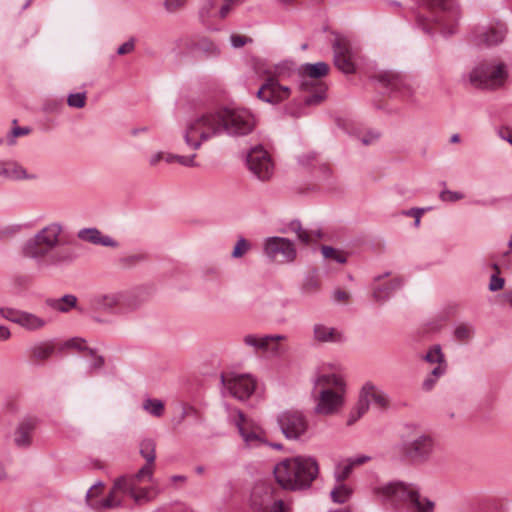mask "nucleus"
Returning <instances> with one entry per match:
<instances>
[{"mask_svg":"<svg viewBox=\"0 0 512 512\" xmlns=\"http://www.w3.org/2000/svg\"><path fill=\"white\" fill-rule=\"evenodd\" d=\"M314 412L330 416L338 413L345 404L347 392L344 378L336 373H322L314 381Z\"/></svg>","mask_w":512,"mask_h":512,"instance_id":"7","label":"nucleus"},{"mask_svg":"<svg viewBox=\"0 0 512 512\" xmlns=\"http://www.w3.org/2000/svg\"><path fill=\"white\" fill-rule=\"evenodd\" d=\"M230 4L231 2H226L224 5L220 7L216 12V17L220 19H224L230 12Z\"/></svg>","mask_w":512,"mask_h":512,"instance_id":"63","label":"nucleus"},{"mask_svg":"<svg viewBox=\"0 0 512 512\" xmlns=\"http://www.w3.org/2000/svg\"><path fill=\"white\" fill-rule=\"evenodd\" d=\"M228 422L234 425L243 443L248 448H257L268 444L265 431L253 419L246 417L237 408L225 405Z\"/></svg>","mask_w":512,"mask_h":512,"instance_id":"9","label":"nucleus"},{"mask_svg":"<svg viewBox=\"0 0 512 512\" xmlns=\"http://www.w3.org/2000/svg\"><path fill=\"white\" fill-rule=\"evenodd\" d=\"M279 342L280 341H273L271 344H268V348H266L265 353H269L271 356H280L284 353V349Z\"/></svg>","mask_w":512,"mask_h":512,"instance_id":"56","label":"nucleus"},{"mask_svg":"<svg viewBox=\"0 0 512 512\" xmlns=\"http://www.w3.org/2000/svg\"><path fill=\"white\" fill-rule=\"evenodd\" d=\"M277 423L282 434L288 440H302L309 433V421L300 410L289 409L278 414Z\"/></svg>","mask_w":512,"mask_h":512,"instance_id":"13","label":"nucleus"},{"mask_svg":"<svg viewBox=\"0 0 512 512\" xmlns=\"http://www.w3.org/2000/svg\"><path fill=\"white\" fill-rule=\"evenodd\" d=\"M313 340L318 343H340L344 341L340 330L324 323H316L312 329Z\"/></svg>","mask_w":512,"mask_h":512,"instance_id":"25","label":"nucleus"},{"mask_svg":"<svg viewBox=\"0 0 512 512\" xmlns=\"http://www.w3.org/2000/svg\"><path fill=\"white\" fill-rule=\"evenodd\" d=\"M290 505L281 499H276L270 503L267 512H289Z\"/></svg>","mask_w":512,"mask_h":512,"instance_id":"50","label":"nucleus"},{"mask_svg":"<svg viewBox=\"0 0 512 512\" xmlns=\"http://www.w3.org/2000/svg\"><path fill=\"white\" fill-rule=\"evenodd\" d=\"M328 71L329 66L325 62L305 63L299 67L301 74L299 90L307 93V95H303V102L306 106L319 105L326 98L327 87L320 78L327 75Z\"/></svg>","mask_w":512,"mask_h":512,"instance_id":"8","label":"nucleus"},{"mask_svg":"<svg viewBox=\"0 0 512 512\" xmlns=\"http://www.w3.org/2000/svg\"><path fill=\"white\" fill-rule=\"evenodd\" d=\"M507 28L504 23L499 21L491 22L486 26H482L476 31L475 42L478 45L493 46L498 45L506 37Z\"/></svg>","mask_w":512,"mask_h":512,"instance_id":"22","label":"nucleus"},{"mask_svg":"<svg viewBox=\"0 0 512 512\" xmlns=\"http://www.w3.org/2000/svg\"><path fill=\"white\" fill-rule=\"evenodd\" d=\"M424 212L422 208H411L409 210L403 211L402 214L405 216L415 217L414 226L418 227L420 225V219Z\"/></svg>","mask_w":512,"mask_h":512,"instance_id":"54","label":"nucleus"},{"mask_svg":"<svg viewBox=\"0 0 512 512\" xmlns=\"http://www.w3.org/2000/svg\"><path fill=\"white\" fill-rule=\"evenodd\" d=\"M447 371H443L442 369H431V371L427 374L422 382V389L424 391H431L438 380L443 377Z\"/></svg>","mask_w":512,"mask_h":512,"instance_id":"39","label":"nucleus"},{"mask_svg":"<svg viewBox=\"0 0 512 512\" xmlns=\"http://www.w3.org/2000/svg\"><path fill=\"white\" fill-rule=\"evenodd\" d=\"M37 426V419L26 417L22 419L15 431L13 441L18 448H28L32 443V433Z\"/></svg>","mask_w":512,"mask_h":512,"instance_id":"24","label":"nucleus"},{"mask_svg":"<svg viewBox=\"0 0 512 512\" xmlns=\"http://www.w3.org/2000/svg\"><path fill=\"white\" fill-rule=\"evenodd\" d=\"M379 137V134L378 133H369L367 136H364L361 141L364 145H369L371 143H373L375 140H377Z\"/></svg>","mask_w":512,"mask_h":512,"instance_id":"64","label":"nucleus"},{"mask_svg":"<svg viewBox=\"0 0 512 512\" xmlns=\"http://www.w3.org/2000/svg\"><path fill=\"white\" fill-rule=\"evenodd\" d=\"M104 487V483L102 481H98L93 486L90 487V489L86 493V501L90 506H94V504L91 502L93 498V490H97L99 492H102V489Z\"/></svg>","mask_w":512,"mask_h":512,"instance_id":"60","label":"nucleus"},{"mask_svg":"<svg viewBox=\"0 0 512 512\" xmlns=\"http://www.w3.org/2000/svg\"><path fill=\"white\" fill-rule=\"evenodd\" d=\"M504 279L502 277H499L497 275H492L489 283V289L490 291H498L503 288L504 286Z\"/></svg>","mask_w":512,"mask_h":512,"instance_id":"57","label":"nucleus"},{"mask_svg":"<svg viewBox=\"0 0 512 512\" xmlns=\"http://www.w3.org/2000/svg\"><path fill=\"white\" fill-rule=\"evenodd\" d=\"M255 126L254 116L246 109H221L191 121L185 130L184 139L188 147L197 150L202 142L227 133L242 136Z\"/></svg>","mask_w":512,"mask_h":512,"instance_id":"1","label":"nucleus"},{"mask_svg":"<svg viewBox=\"0 0 512 512\" xmlns=\"http://www.w3.org/2000/svg\"><path fill=\"white\" fill-rule=\"evenodd\" d=\"M178 415L174 418L176 424H179L184 416H189L195 413V410L191 406H185L183 404L177 407Z\"/></svg>","mask_w":512,"mask_h":512,"instance_id":"52","label":"nucleus"},{"mask_svg":"<svg viewBox=\"0 0 512 512\" xmlns=\"http://www.w3.org/2000/svg\"><path fill=\"white\" fill-rule=\"evenodd\" d=\"M298 163L303 167H312L317 162V155L314 152H306L298 156Z\"/></svg>","mask_w":512,"mask_h":512,"instance_id":"49","label":"nucleus"},{"mask_svg":"<svg viewBox=\"0 0 512 512\" xmlns=\"http://www.w3.org/2000/svg\"><path fill=\"white\" fill-rule=\"evenodd\" d=\"M434 449V439L424 433L417 434L411 439H402L397 446L402 457L413 464L427 463L431 459Z\"/></svg>","mask_w":512,"mask_h":512,"instance_id":"11","label":"nucleus"},{"mask_svg":"<svg viewBox=\"0 0 512 512\" xmlns=\"http://www.w3.org/2000/svg\"><path fill=\"white\" fill-rule=\"evenodd\" d=\"M349 298V292L340 288L335 289L332 293V300L336 303H345L349 300Z\"/></svg>","mask_w":512,"mask_h":512,"instance_id":"53","label":"nucleus"},{"mask_svg":"<svg viewBox=\"0 0 512 512\" xmlns=\"http://www.w3.org/2000/svg\"><path fill=\"white\" fill-rule=\"evenodd\" d=\"M248 41H249V39L242 35L232 34L230 36V42H231L232 47H234V48H240V47L244 46Z\"/></svg>","mask_w":512,"mask_h":512,"instance_id":"59","label":"nucleus"},{"mask_svg":"<svg viewBox=\"0 0 512 512\" xmlns=\"http://www.w3.org/2000/svg\"><path fill=\"white\" fill-rule=\"evenodd\" d=\"M256 73H262L267 77L256 92V96L264 102L281 103L290 98L294 85L299 88L301 74L299 68L291 61H282L269 69L258 67Z\"/></svg>","mask_w":512,"mask_h":512,"instance_id":"3","label":"nucleus"},{"mask_svg":"<svg viewBox=\"0 0 512 512\" xmlns=\"http://www.w3.org/2000/svg\"><path fill=\"white\" fill-rule=\"evenodd\" d=\"M219 275V271L215 267H205L202 270V276L204 279L216 278Z\"/></svg>","mask_w":512,"mask_h":512,"instance_id":"62","label":"nucleus"},{"mask_svg":"<svg viewBox=\"0 0 512 512\" xmlns=\"http://www.w3.org/2000/svg\"><path fill=\"white\" fill-rule=\"evenodd\" d=\"M321 290V280L316 272H311L305 276L301 284L300 291L305 296H311Z\"/></svg>","mask_w":512,"mask_h":512,"instance_id":"33","label":"nucleus"},{"mask_svg":"<svg viewBox=\"0 0 512 512\" xmlns=\"http://www.w3.org/2000/svg\"><path fill=\"white\" fill-rule=\"evenodd\" d=\"M0 177L8 180L34 179V175L27 173L26 169L14 161H0Z\"/></svg>","mask_w":512,"mask_h":512,"instance_id":"28","label":"nucleus"},{"mask_svg":"<svg viewBox=\"0 0 512 512\" xmlns=\"http://www.w3.org/2000/svg\"><path fill=\"white\" fill-rule=\"evenodd\" d=\"M319 473V466L311 456H295L278 462L273 469L276 482L290 491L304 490L311 486Z\"/></svg>","mask_w":512,"mask_h":512,"instance_id":"5","label":"nucleus"},{"mask_svg":"<svg viewBox=\"0 0 512 512\" xmlns=\"http://www.w3.org/2000/svg\"><path fill=\"white\" fill-rule=\"evenodd\" d=\"M497 135L512 145V130L507 127H501L497 129Z\"/></svg>","mask_w":512,"mask_h":512,"instance_id":"61","label":"nucleus"},{"mask_svg":"<svg viewBox=\"0 0 512 512\" xmlns=\"http://www.w3.org/2000/svg\"><path fill=\"white\" fill-rule=\"evenodd\" d=\"M508 77L507 67L497 61L477 64L469 73L470 83L478 88L494 89L502 86Z\"/></svg>","mask_w":512,"mask_h":512,"instance_id":"10","label":"nucleus"},{"mask_svg":"<svg viewBox=\"0 0 512 512\" xmlns=\"http://www.w3.org/2000/svg\"><path fill=\"white\" fill-rule=\"evenodd\" d=\"M222 395L231 396L237 400H247L255 391L256 379L250 374L221 375Z\"/></svg>","mask_w":512,"mask_h":512,"instance_id":"14","label":"nucleus"},{"mask_svg":"<svg viewBox=\"0 0 512 512\" xmlns=\"http://www.w3.org/2000/svg\"><path fill=\"white\" fill-rule=\"evenodd\" d=\"M61 232L60 224L47 225L25 242L24 256L37 260L46 259L47 263L51 265L72 262L75 259L73 251L59 247Z\"/></svg>","mask_w":512,"mask_h":512,"instance_id":"4","label":"nucleus"},{"mask_svg":"<svg viewBox=\"0 0 512 512\" xmlns=\"http://www.w3.org/2000/svg\"><path fill=\"white\" fill-rule=\"evenodd\" d=\"M186 0H165L164 5L167 11L173 12L184 6Z\"/></svg>","mask_w":512,"mask_h":512,"instance_id":"58","label":"nucleus"},{"mask_svg":"<svg viewBox=\"0 0 512 512\" xmlns=\"http://www.w3.org/2000/svg\"><path fill=\"white\" fill-rule=\"evenodd\" d=\"M439 198L443 202H456L464 198V194L458 191L444 189L440 192Z\"/></svg>","mask_w":512,"mask_h":512,"instance_id":"48","label":"nucleus"},{"mask_svg":"<svg viewBox=\"0 0 512 512\" xmlns=\"http://www.w3.org/2000/svg\"><path fill=\"white\" fill-rule=\"evenodd\" d=\"M87 93H71L67 97V104L72 108H83L86 105Z\"/></svg>","mask_w":512,"mask_h":512,"instance_id":"44","label":"nucleus"},{"mask_svg":"<svg viewBox=\"0 0 512 512\" xmlns=\"http://www.w3.org/2000/svg\"><path fill=\"white\" fill-rule=\"evenodd\" d=\"M287 339L286 335L283 334H273V335H256V334H247L243 338V342L245 345L252 347L255 351H262L265 353L266 348H268V344H271L273 341H285Z\"/></svg>","mask_w":512,"mask_h":512,"instance_id":"27","label":"nucleus"},{"mask_svg":"<svg viewBox=\"0 0 512 512\" xmlns=\"http://www.w3.org/2000/svg\"><path fill=\"white\" fill-rule=\"evenodd\" d=\"M217 1L218 0H205V2L203 3L199 12L200 18L203 23L206 24L211 18L216 17Z\"/></svg>","mask_w":512,"mask_h":512,"instance_id":"40","label":"nucleus"},{"mask_svg":"<svg viewBox=\"0 0 512 512\" xmlns=\"http://www.w3.org/2000/svg\"><path fill=\"white\" fill-rule=\"evenodd\" d=\"M194 46L197 52L206 57H217L220 54L219 46L208 38H200Z\"/></svg>","mask_w":512,"mask_h":512,"instance_id":"36","label":"nucleus"},{"mask_svg":"<svg viewBox=\"0 0 512 512\" xmlns=\"http://www.w3.org/2000/svg\"><path fill=\"white\" fill-rule=\"evenodd\" d=\"M422 6L415 14L416 22L422 29L430 33L432 24L439 31L449 36L456 32L461 17V10L455 0H421Z\"/></svg>","mask_w":512,"mask_h":512,"instance_id":"6","label":"nucleus"},{"mask_svg":"<svg viewBox=\"0 0 512 512\" xmlns=\"http://www.w3.org/2000/svg\"><path fill=\"white\" fill-rule=\"evenodd\" d=\"M22 313H23V311H20V310L14 309V308H9V307H1L0 308V316L11 321V322H14L16 324H19V320L22 316Z\"/></svg>","mask_w":512,"mask_h":512,"instance_id":"45","label":"nucleus"},{"mask_svg":"<svg viewBox=\"0 0 512 512\" xmlns=\"http://www.w3.org/2000/svg\"><path fill=\"white\" fill-rule=\"evenodd\" d=\"M196 154H192L189 156H181V155H172L169 154L166 156L165 160L168 163L177 162L178 164L185 167H195L197 163L195 162Z\"/></svg>","mask_w":512,"mask_h":512,"instance_id":"41","label":"nucleus"},{"mask_svg":"<svg viewBox=\"0 0 512 512\" xmlns=\"http://www.w3.org/2000/svg\"><path fill=\"white\" fill-rule=\"evenodd\" d=\"M321 253L325 259H332L337 263L344 264L346 257L331 246H322Z\"/></svg>","mask_w":512,"mask_h":512,"instance_id":"43","label":"nucleus"},{"mask_svg":"<svg viewBox=\"0 0 512 512\" xmlns=\"http://www.w3.org/2000/svg\"><path fill=\"white\" fill-rule=\"evenodd\" d=\"M374 78L387 93L394 97L412 100L415 95L416 85L410 76L387 70L378 72Z\"/></svg>","mask_w":512,"mask_h":512,"instance_id":"12","label":"nucleus"},{"mask_svg":"<svg viewBox=\"0 0 512 512\" xmlns=\"http://www.w3.org/2000/svg\"><path fill=\"white\" fill-rule=\"evenodd\" d=\"M46 304L50 308L61 313H67L72 308H76L80 312H83V309L81 307H77V297L72 294H66L61 298H48L46 300Z\"/></svg>","mask_w":512,"mask_h":512,"instance_id":"30","label":"nucleus"},{"mask_svg":"<svg viewBox=\"0 0 512 512\" xmlns=\"http://www.w3.org/2000/svg\"><path fill=\"white\" fill-rule=\"evenodd\" d=\"M143 408L156 417H160V400L147 399Z\"/></svg>","mask_w":512,"mask_h":512,"instance_id":"51","label":"nucleus"},{"mask_svg":"<svg viewBox=\"0 0 512 512\" xmlns=\"http://www.w3.org/2000/svg\"><path fill=\"white\" fill-rule=\"evenodd\" d=\"M375 497L393 512H433V501L422 498L414 483L392 480L374 487Z\"/></svg>","mask_w":512,"mask_h":512,"instance_id":"2","label":"nucleus"},{"mask_svg":"<svg viewBox=\"0 0 512 512\" xmlns=\"http://www.w3.org/2000/svg\"><path fill=\"white\" fill-rule=\"evenodd\" d=\"M251 249V244L244 238L239 237L232 251V258L239 259Z\"/></svg>","mask_w":512,"mask_h":512,"instance_id":"42","label":"nucleus"},{"mask_svg":"<svg viewBox=\"0 0 512 512\" xmlns=\"http://www.w3.org/2000/svg\"><path fill=\"white\" fill-rule=\"evenodd\" d=\"M84 343H85L84 339L75 337V338H71V339L67 340L64 343L63 347L64 348H74V349H77V350H80V351L85 350V351L88 352V354L90 356H93L94 355V350L84 346Z\"/></svg>","mask_w":512,"mask_h":512,"instance_id":"46","label":"nucleus"},{"mask_svg":"<svg viewBox=\"0 0 512 512\" xmlns=\"http://www.w3.org/2000/svg\"><path fill=\"white\" fill-rule=\"evenodd\" d=\"M289 229L294 232L299 241L305 245L314 244L322 238V231L319 228L304 229L298 220L291 221Z\"/></svg>","mask_w":512,"mask_h":512,"instance_id":"29","label":"nucleus"},{"mask_svg":"<svg viewBox=\"0 0 512 512\" xmlns=\"http://www.w3.org/2000/svg\"><path fill=\"white\" fill-rule=\"evenodd\" d=\"M19 325L28 330H38L46 325V321L35 314L23 312L19 320Z\"/></svg>","mask_w":512,"mask_h":512,"instance_id":"38","label":"nucleus"},{"mask_svg":"<svg viewBox=\"0 0 512 512\" xmlns=\"http://www.w3.org/2000/svg\"><path fill=\"white\" fill-rule=\"evenodd\" d=\"M249 170L260 180H268L273 175L274 163L269 153L261 146H256L247 155Z\"/></svg>","mask_w":512,"mask_h":512,"instance_id":"18","label":"nucleus"},{"mask_svg":"<svg viewBox=\"0 0 512 512\" xmlns=\"http://www.w3.org/2000/svg\"><path fill=\"white\" fill-rule=\"evenodd\" d=\"M359 415H364L371 405L386 409L389 406V397L386 392L371 381L365 382L359 392Z\"/></svg>","mask_w":512,"mask_h":512,"instance_id":"17","label":"nucleus"},{"mask_svg":"<svg viewBox=\"0 0 512 512\" xmlns=\"http://www.w3.org/2000/svg\"><path fill=\"white\" fill-rule=\"evenodd\" d=\"M135 49V40L133 38L129 39L125 43H123L118 49L117 54L118 55H125L133 52Z\"/></svg>","mask_w":512,"mask_h":512,"instance_id":"55","label":"nucleus"},{"mask_svg":"<svg viewBox=\"0 0 512 512\" xmlns=\"http://www.w3.org/2000/svg\"><path fill=\"white\" fill-rule=\"evenodd\" d=\"M352 488L344 482H337L335 487L331 490L330 496L333 502L343 504L347 502L352 495Z\"/></svg>","mask_w":512,"mask_h":512,"instance_id":"35","label":"nucleus"},{"mask_svg":"<svg viewBox=\"0 0 512 512\" xmlns=\"http://www.w3.org/2000/svg\"><path fill=\"white\" fill-rule=\"evenodd\" d=\"M119 303L117 295H99L92 299L91 305L94 309L110 310Z\"/></svg>","mask_w":512,"mask_h":512,"instance_id":"37","label":"nucleus"},{"mask_svg":"<svg viewBox=\"0 0 512 512\" xmlns=\"http://www.w3.org/2000/svg\"><path fill=\"white\" fill-rule=\"evenodd\" d=\"M371 459V456L365 454H359L340 459L335 464L333 472L334 479L336 482H344L350 477L356 467L366 464L367 462L371 461Z\"/></svg>","mask_w":512,"mask_h":512,"instance_id":"23","label":"nucleus"},{"mask_svg":"<svg viewBox=\"0 0 512 512\" xmlns=\"http://www.w3.org/2000/svg\"><path fill=\"white\" fill-rule=\"evenodd\" d=\"M334 63L342 72L349 74L355 70L354 53L345 38H336L333 44Z\"/></svg>","mask_w":512,"mask_h":512,"instance_id":"21","label":"nucleus"},{"mask_svg":"<svg viewBox=\"0 0 512 512\" xmlns=\"http://www.w3.org/2000/svg\"><path fill=\"white\" fill-rule=\"evenodd\" d=\"M389 276L390 272H384L373 277L371 289L373 299L376 302H386L403 286V280L399 277H393L387 282L382 283V281Z\"/></svg>","mask_w":512,"mask_h":512,"instance_id":"19","label":"nucleus"},{"mask_svg":"<svg viewBox=\"0 0 512 512\" xmlns=\"http://www.w3.org/2000/svg\"><path fill=\"white\" fill-rule=\"evenodd\" d=\"M140 453L146 459V464L141 467L137 473L131 476H121L115 480V486L121 485L133 486V481H140L141 483L149 482L152 479L154 471V461L156 458V444L154 441L146 439L140 444Z\"/></svg>","mask_w":512,"mask_h":512,"instance_id":"15","label":"nucleus"},{"mask_svg":"<svg viewBox=\"0 0 512 512\" xmlns=\"http://www.w3.org/2000/svg\"><path fill=\"white\" fill-rule=\"evenodd\" d=\"M142 484L140 481H133V486L130 485H121V487H116L115 483L109 493V495L101 501L102 508H115L121 505V499L117 496V492H124L135 499L136 502L141 500H148L149 490L147 488H140L139 485Z\"/></svg>","mask_w":512,"mask_h":512,"instance_id":"20","label":"nucleus"},{"mask_svg":"<svg viewBox=\"0 0 512 512\" xmlns=\"http://www.w3.org/2000/svg\"><path fill=\"white\" fill-rule=\"evenodd\" d=\"M55 351V345L52 341L41 342L31 347V357L36 361L48 359Z\"/></svg>","mask_w":512,"mask_h":512,"instance_id":"34","label":"nucleus"},{"mask_svg":"<svg viewBox=\"0 0 512 512\" xmlns=\"http://www.w3.org/2000/svg\"><path fill=\"white\" fill-rule=\"evenodd\" d=\"M273 500L274 497L269 490H265L262 494L259 489H255L252 493L251 507L254 512H267Z\"/></svg>","mask_w":512,"mask_h":512,"instance_id":"32","label":"nucleus"},{"mask_svg":"<svg viewBox=\"0 0 512 512\" xmlns=\"http://www.w3.org/2000/svg\"><path fill=\"white\" fill-rule=\"evenodd\" d=\"M474 334V328L468 324H461L456 327L454 335L458 340H468Z\"/></svg>","mask_w":512,"mask_h":512,"instance_id":"47","label":"nucleus"},{"mask_svg":"<svg viewBox=\"0 0 512 512\" xmlns=\"http://www.w3.org/2000/svg\"><path fill=\"white\" fill-rule=\"evenodd\" d=\"M263 252L269 260L280 264L292 263L297 257L294 243L287 238L278 236L264 239Z\"/></svg>","mask_w":512,"mask_h":512,"instance_id":"16","label":"nucleus"},{"mask_svg":"<svg viewBox=\"0 0 512 512\" xmlns=\"http://www.w3.org/2000/svg\"><path fill=\"white\" fill-rule=\"evenodd\" d=\"M422 359L434 366L432 369H442L443 371L448 369V363L440 345L431 346Z\"/></svg>","mask_w":512,"mask_h":512,"instance_id":"31","label":"nucleus"},{"mask_svg":"<svg viewBox=\"0 0 512 512\" xmlns=\"http://www.w3.org/2000/svg\"><path fill=\"white\" fill-rule=\"evenodd\" d=\"M77 237L85 242L92 243L94 245H101L104 247H117V242L110 236L102 235L97 228H83L78 231Z\"/></svg>","mask_w":512,"mask_h":512,"instance_id":"26","label":"nucleus"}]
</instances>
